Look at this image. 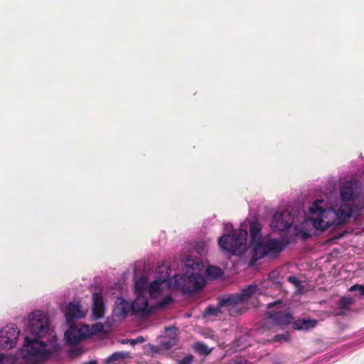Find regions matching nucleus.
Here are the masks:
<instances>
[{
  "label": "nucleus",
  "instance_id": "f257e3e1",
  "mask_svg": "<svg viewBox=\"0 0 364 364\" xmlns=\"http://www.w3.org/2000/svg\"><path fill=\"white\" fill-rule=\"evenodd\" d=\"M33 338L26 336L21 349V355L31 364H40L60 350L57 338L49 324L48 318L41 311H36L28 316L26 329Z\"/></svg>",
  "mask_w": 364,
  "mask_h": 364
},
{
  "label": "nucleus",
  "instance_id": "f03ea898",
  "mask_svg": "<svg viewBox=\"0 0 364 364\" xmlns=\"http://www.w3.org/2000/svg\"><path fill=\"white\" fill-rule=\"evenodd\" d=\"M323 201L315 200L309 208L310 220L313 227L318 230H326L329 228L343 223L351 216V208L347 205L341 206L338 210L332 208H322L319 204Z\"/></svg>",
  "mask_w": 364,
  "mask_h": 364
},
{
  "label": "nucleus",
  "instance_id": "7ed1b4c3",
  "mask_svg": "<svg viewBox=\"0 0 364 364\" xmlns=\"http://www.w3.org/2000/svg\"><path fill=\"white\" fill-rule=\"evenodd\" d=\"M205 284V279L198 273H193L190 276L176 274L168 280V285L171 289L180 290L183 294L196 293Z\"/></svg>",
  "mask_w": 364,
  "mask_h": 364
},
{
  "label": "nucleus",
  "instance_id": "20e7f679",
  "mask_svg": "<svg viewBox=\"0 0 364 364\" xmlns=\"http://www.w3.org/2000/svg\"><path fill=\"white\" fill-rule=\"evenodd\" d=\"M247 231L240 229L232 234H225L218 239L221 249L235 255H242L247 249Z\"/></svg>",
  "mask_w": 364,
  "mask_h": 364
},
{
  "label": "nucleus",
  "instance_id": "39448f33",
  "mask_svg": "<svg viewBox=\"0 0 364 364\" xmlns=\"http://www.w3.org/2000/svg\"><path fill=\"white\" fill-rule=\"evenodd\" d=\"M68 325L69 328L65 333V338L69 345L77 344L90 334L87 325L75 323H70Z\"/></svg>",
  "mask_w": 364,
  "mask_h": 364
},
{
  "label": "nucleus",
  "instance_id": "423d86ee",
  "mask_svg": "<svg viewBox=\"0 0 364 364\" xmlns=\"http://www.w3.org/2000/svg\"><path fill=\"white\" fill-rule=\"evenodd\" d=\"M20 331L14 325H7L0 331V348L2 349L13 348L19 336Z\"/></svg>",
  "mask_w": 364,
  "mask_h": 364
},
{
  "label": "nucleus",
  "instance_id": "0eeeda50",
  "mask_svg": "<svg viewBox=\"0 0 364 364\" xmlns=\"http://www.w3.org/2000/svg\"><path fill=\"white\" fill-rule=\"evenodd\" d=\"M293 223L294 217L289 211H278L273 215L270 227L276 231H285L292 225Z\"/></svg>",
  "mask_w": 364,
  "mask_h": 364
},
{
  "label": "nucleus",
  "instance_id": "6e6552de",
  "mask_svg": "<svg viewBox=\"0 0 364 364\" xmlns=\"http://www.w3.org/2000/svg\"><path fill=\"white\" fill-rule=\"evenodd\" d=\"M135 288L140 292L132 304V314L139 315L140 316H147L151 313L152 308L149 305L147 297L141 294V291L139 289V283H136Z\"/></svg>",
  "mask_w": 364,
  "mask_h": 364
},
{
  "label": "nucleus",
  "instance_id": "1a4fd4ad",
  "mask_svg": "<svg viewBox=\"0 0 364 364\" xmlns=\"http://www.w3.org/2000/svg\"><path fill=\"white\" fill-rule=\"evenodd\" d=\"M257 289V286L250 285L247 288L243 289L240 294L221 299L220 306H233L237 304L242 303L250 298L255 293Z\"/></svg>",
  "mask_w": 364,
  "mask_h": 364
},
{
  "label": "nucleus",
  "instance_id": "9d476101",
  "mask_svg": "<svg viewBox=\"0 0 364 364\" xmlns=\"http://www.w3.org/2000/svg\"><path fill=\"white\" fill-rule=\"evenodd\" d=\"M267 314L268 317L272 319L274 323L277 326H284L289 324L293 317L291 314L284 311H269Z\"/></svg>",
  "mask_w": 364,
  "mask_h": 364
},
{
  "label": "nucleus",
  "instance_id": "9b49d317",
  "mask_svg": "<svg viewBox=\"0 0 364 364\" xmlns=\"http://www.w3.org/2000/svg\"><path fill=\"white\" fill-rule=\"evenodd\" d=\"M85 316V313L81 310L80 304L77 302H70L65 311L66 321L68 323H74L75 318H81Z\"/></svg>",
  "mask_w": 364,
  "mask_h": 364
},
{
  "label": "nucleus",
  "instance_id": "f8f14e48",
  "mask_svg": "<svg viewBox=\"0 0 364 364\" xmlns=\"http://www.w3.org/2000/svg\"><path fill=\"white\" fill-rule=\"evenodd\" d=\"M92 314L96 319L102 318L105 314V303L100 292L92 294Z\"/></svg>",
  "mask_w": 364,
  "mask_h": 364
},
{
  "label": "nucleus",
  "instance_id": "ddd939ff",
  "mask_svg": "<svg viewBox=\"0 0 364 364\" xmlns=\"http://www.w3.org/2000/svg\"><path fill=\"white\" fill-rule=\"evenodd\" d=\"M132 313V304L125 300L119 298L114 309V314L117 317H126L127 314Z\"/></svg>",
  "mask_w": 364,
  "mask_h": 364
},
{
  "label": "nucleus",
  "instance_id": "4468645a",
  "mask_svg": "<svg viewBox=\"0 0 364 364\" xmlns=\"http://www.w3.org/2000/svg\"><path fill=\"white\" fill-rule=\"evenodd\" d=\"M268 256H277L284 249V244L279 240L269 239L265 241Z\"/></svg>",
  "mask_w": 364,
  "mask_h": 364
},
{
  "label": "nucleus",
  "instance_id": "2eb2a0df",
  "mask_svg": "<svg viewBox=\"0 0 364 364\" xmlns=\"http://www.w3.org/2000/svg\"><path fill=\"white\" fill-rule=\"evenodd\" d=\"M252 245H254L252 249V257L255 260H258L268 256L265 242L259 240L258 242H255Z\"/></svg>",
  "mask_w": 364,
  "mask_h": 364
},
{
  "label": "nucleus",
  "instance_id": "dca6fc26",
  "mask_svg": "<svg viewBox=\"0 0 364 364\" xmlns=\"http://www.w3.org/2000/svg\"><path fill=\"white\" fill-rule=\"evenodd\" d=\"M262 225L258 221H254L250 225V244L262 240Z\"/></svg>",
  "mask_w": 364,
  "mask_h": 364
},
{
  "label": "nucleus",
  "instance_id": "f3484780",
  "mask_svg": "<svg viewBox=\"0 0 364 364\" xmlns=\"http://www.w3.org/2000/svg\"><path fill=\"white\" fill-rule=\"evenodd\" d=\"M316 323L315 319H298L293 323V328L296 330H308L315 327Z\"/></svg>",
  "mask_w": 364,
  "mask_h": 364
},
{
  "label": "nucleus",
  "instance_id": "a211bd4d",
  "mask_svg": "<svg viewBox=\"0 0 364 364\" xmlns=\"http://www.w3.org/2000/svg\"><path fill=\"white\" fill-rule=\"evenodd\" d=\"M167 277L168 274L167 272H166L162 278L154 279L152 282H151L149 287V290L151 295H154V294L160 291L161 285L166 281Z\"/></svg>",
  "mask_w": 364,
  "mask_h": 364
},
{
  "label": "nucleus",
  "instance_id": "6ab92c4d",
  "mask_svg": "<svg viewBox=\"0 0 364 364\" xmlns=\"http://www.w3.org/2000/svg\"><path fill=\"white\" fill-rule=\"evenodd\" d=\"M223 274V270L216 266H208L205 269V276L208 279H218L221 277Z\"/></svg>",
  "mask_w": 364,
  "mask_h": 364
},
{
  "label": "nucleus",
  "instance_id": "aec40b11",
  "mask_svg": "<svg viewBox=\"0 0 364 364\" xmlns=\"http://www.w3.org/2000/svg\"><path fill=\"white\" fill-rule=\"evenodd\" d=\"M341 198L342 200L348 202L354 198L353 189L350 186H344L341 190Z\"/></svg>",
  "mask_w": 364,
  "mask_h": 364
},
{
  "label": "nucleus",
  "instance_id": "412c9836",
  "mask_svg": "<svg viewBox=\"0 0 364 364\" xmlns=\"http://www.w3.org/2000/svg\"><path fill=\"white\" fill-rule=\"evenodd\" d=\"M193 349L199 354L205 355H209L212 351L211 349H209L208 346L202 342L196 343Z\"/></svg>",
  "mask_w": 364,
  "mask_h": 364
},
{
  "label": "nucleus",
  "instance_id": "4be33fe9",
  "mask_svg": "<svg viewBox=\"0 0 364 364\" xmlns=\"http://www.w3.org/2000/svg\"><path fill=\"white\" fill-rule=\"evenodd\" d=\"M225 306H220V301L218 303V305L217 307H215L213 306H208L205 309V314L208 316H218L219 314L221 313V308L225 307ZM227 307H229L230 306H226Z\"/></svg>",
  "mask_w": 364,
  "mask_h": 364
},
{
  "label": "nucleus",
  "instance_id": "5701e85b",
  "mask_svg": "<svg viewBox=\"0 0 364 364\" xmlns=\"http://www.w3.org/2000/svg\"><path fill=\"white\" fill-rule=\"evenodd\" d=\"M124 358V353L122 352H115L106 359V363H112L114 361Z\"/></svg>",
  "mask_w": 364,
  "mask_h": 364
},
{
  "label": "nucleus",
  "instance_id": "b1692460",
  "mask_svg": "<svg viewBox=\"0 0 364 364\" xmlns=\"http://www.w3.org/2000/svg\"><path fill=\"white\" fill-rule=\"evenodd\" d=\"M287 281L294 284L297 290L301 291L303 288L301 282L295 276H289L287 277Z\"/></svg>",
  "mask_w": 364,
  "mask_h": 364
},
{
  "label": "nucleus",
  "instance_id": "393cba45",
  "mask_svg": "<svg viewBox=\"0 0 364 364\" xmlns=\"http://www.w3.org/2000/svg\"><path fill=\"white\" fill-rule=\"evenodd\" d=\"M173 301V297L171 295H168L158 303L157 306L159 308H164L171 304Z\"/></svg>",
  "mask_w": 364,
  "mask_h": 364
},
{
  "label": "nucleus",
  "instance_id": "a878e982",
  "mask_svg": "<svg viewBox=\"0 0 364 364\" xmlns=\"http://www.w3.org/2000/svg\"><path fill=\"white\" fill-rule=\"evenodd\" d=\"M353 304V299L349 297H343L340 300V307L341 309H347Z\"/></svg>",
  "mask_w": 364,
  "mask_h": 364
},
{
  "label": "nucleus",
  "instance_id": "bb28decb",
  "mask_svg": "<svg viewBox=\"0 0 364 364\" xmlns=\"http://www.w3.org/2000/svg\"><path fill=\"white\" fill-rule=\"evenodd\" d=\"M289 340V333L275 335L273 338V341L275 342H279L281 341H288Z\"/></svg>",
  "mask_w": 364,
  "mask_h": 364
},
{
  "label": "nucleus",
  "instance_id": "cd10ccee",
  "mask_svg": "<svg viewBox=\"0 0 364 364\" xmlns=\"http://www.w3.org/2000/svg\"><path fill=\"white\" fill-rule=\"evenodd\" d=\"M194 357L191 354L186 355L183 359L178 360L177 364H192Z\"/></svg>",
  "mask_w": 364,
  "mask_h": 364
},
{
  "label": "nucleus",
  "instance_id": "c85d7f7f",
  "mask_svg": "<svg viewBox=\"0 0 364 364\" xmlns=\"http://www.w3.org/2000/svg\"><path fill=\"white\" fill-rule=\"evenodd\" d=\"M350 291H358L360 292V294L363 296L364 295V286L363 285H360V284H355V285H353L350 288Z\"/></svg>",
  "mask_w": 364,
  "mask_h": 364
},
{
  "label": "nucleus",
  "instance_id": "c756f323",
  "mask_svg": "<svg viewBox=\"0 0 364 364\" xmlns=\"http://www.w3.org/2000/svg\"><path fill=\"white\" fill-rule=\"evenodd\" d=\"M102 326L101 324L100 325H95L92 326V331L94 332H100L102 330Z\"/></svg>",
  "mask_w": 364,
  "mask_h": 364
},
{
  "label": "nucleus",
  "instance_id": "7c9ffc66",
  "mask_svg": "<svg viewBox=\"0 0 364 364\" xmlns=\"http://www.w3.org/2000/svg\"><path fill=\"white\" fill-rule=\"evenodd\" d=\"M281 304H282V302H280V301H277V302H274V303H270V304H269L267 305V309H272L274 306L281 305Z\"/></svg>",
  "mask_w": 364,
  "mask_h": 364
},
{
  "label": "nucleus",
  "instance_id": "2f4dec72",
  "mask_svg": "<svg viewBox=\"0 0 364 364\" xmlns=\"http://www.w3.org/2000/svg\"><path fill=\"white\" fill-rule=\"evenodd\" d=\"M135 340L136 343H141L144 341V338L142 336H138Z\"/></svg>",
  "mask_w": 364,
  "mask_h": 364
},
{
  "label": "nucleus",
  "instance_id": "473e14b6",
  "mask_svg": "<svg viewBox=\"0 0 364 364\" xmlns=\"http://www.w3.org/2000/svg\"><path fill=\"white\" fill-rule=\"evenodd\" d=\"M127 343H129L131 345L134 346L136 344L135 339H130L127 341Z\"/></svg>",
  "mask_w": 364,
  "mask_h": 364
},
{
  "label": "nucleus",
  "instance_id": "72a5a7b5",
  "mask_svg": "<svg viewBox=\"0 0 364 364\" xmlns=\"http://www.w3.org/2000/svg\"><path fill=\"white\" fill-rule=\"evenodd\" d=\"M165 330H166V331H172V330L176 331V328L175 327L171 326V327H166V328H165Z\"/></svg>",
  "mask_w": 364,
  "mask_h": 364
},
{
  "label": "nucleus",
  "instance_id": "f704fd0d",
  "mask_svg": "<svg viewBox=\"0 0 364 364\" xmlns=\"http://www.w3.org/2000/svg\"><path fill=\"white\" fill-rule=\"evenodd\" d=\"M82 364H97V361L96 360H92V361H89V362H85V363H83Z\"/></svg>",
  "mask_w": 364,
  "mask_h": 364
},
{
  "label": "nucleus",
  "instance_id": "c9c22d12",
  "mask_svg": "<svg viewBox=\"0 0 364 364\" xmlns=\"http://www.w3.org/2000/svg\"><path fill=\"white\" fill-rule=\"evenodd\" d=\"M4 358V355L3 354H0V364H4L2 363Z\"/></svg>",
  "mask_w": 364,
  "mask_h": 364
},
{
  "label": "nucleus",
  "instance_id": "e433bc0d",
  "mask_svg": "<svg viewBox=\"0 0 364 364\" xmlns=\"http://www.w3.org/2000/svg\"><path fill=\"white\" fill-rule=\"evenodd\" d=\"M173 344L172 345H175V339H173Z\"/></svg>",
  "mask_w": 364,
  "mask_h": 364
}]
</instances>
